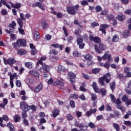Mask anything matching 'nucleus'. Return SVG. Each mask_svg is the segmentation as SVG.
<instances>
[{"mask_svg":"<svg viewBox=\"0 0 131 131\" xmlns=\"http://www.w3.org/2000/svg\"><path fill=\"white\" fill-rule=\"evenodd\" d=\"M50 60L52 62H57L59 60L58 56H53L50 58Z\"/></svg>","mask_w":131,"mask_h":131,"instance_id":"nucleus-32","label":"nucleus"},{"mask_svg":"<svg viewBox=\"0 0 131 131\" xmlns=\"http://www.w3.org/2000/svg\"><path fill=\"white\" fill-rule=\"evenodd\" d=\"M124 71L125 73H128V72H130V68L128 67H126L124 69Z\"/></svg>","mask_w":131,"mask_h":131,"instance_id":"nucleus-46","label":"nucleus"},{"mask_svg":"<svg viewBox=\"0 0 131 131\" xmlns=\"http://www.w3.org/2000/svg\"><path fill=\"white\" fill-rule=\"evenodd\" d=\"M46 60H47V56H42L41 58H40V59L38 60L37 63H36V65L37 66H38V65H39V64H43V62H42V61H46Z\"/></svg>","mask_w":131,"mask_h":131,"instance_id":"nucleus-17","label":"nucleus"},{"mask_svg":"<svg viewBox=\"0 0 131 131\" xmlns=\"http://www.w3.org/2000/svg\"><path fill=\"white\" fill-rule=\"evenodd\" d=\"M122 101L124 102L127 106L130 105L131 100L128 99V98L126 95H124L122 98Z\"/></svg>","mask_w":131,"mask_h":131,"instance_id":"nucleus-5","label":"nucleus"},{"mask_svg":"<svg viewBox=\"0 0 131 131\" xmlns=\"http://www.w3.org/2000/svg\"><path fill=\"white\" fill-rule=\"evenodd\" d=\"M15 83L17 88H20L21 86V82L20 81V80H16Z\"/></svg>","mask_w":131,"mask_h":131,"instance_id":"nucleus-56","label":"nucleus"},{"mask_svg":"<svg viewBox=\"0 0 131 131\" xmlns=\"http://www.w3.org/2000/svg\"><path fill=\"white\" fill-rule=\"evenodd\" d=\"M99 49H100V50H106V49H107V46H106L105 45H104V44L103 43H100L99 45Z\"/></svg>","mask_w":131,"mask_h":131,"instance_id":"nucleus-37","label":"nucleus"},{"mask_svg":"<svg viewBox=\"0 0 131 131\" xmlns=\"http://www.w3.org/2000/svg\"><path fill=\"white\" fill-rule=\"evenodd\" d=\"M49 54H50V55L51 54H53V55H58V51L55 50V49H53L50 52Z\"/></svg>","mask_w":131,"mask_h":131,"instance_id":"nucleus-47","label":"nucleus"},{"mask_svg":"<svg viewBox=\"0 0 131 131\" xmlns=\"http://www.w3.org/2000/svg\"><path fill=\"white\" fill-rule=\"evenodd\" d=\"M25 65L26 67H27V68H29V69H32L33 67L32 63L31 62H25Z\"/></svg>","mask_w":131,"mask_h":131,"instance_id":"nucleus-26","label":"nucleus"},{"mask_svg":"<svg viewBox=\"0 0 131 131\" xmlns=\"http://www.w3.org/2000/svg\"><path fill=\"white\" fill-rule=\"evenodd\" d=\"M116 117H117V118H119V116H120V114L119 113V112L117 111H115L114 112Z\"/></svg>","mask_w":131,"mask_h":131,"instance_id":"nucleus-52","label":"nucleus"},{"mask_svg":"<svg viewBox=\"0 0 131 131\" xmlns=\"http://www.w3.org/2000/svg\"><path fill=\"white\" fill-rule=\"evenodd\" d=\"M94 48L96 53H98V54H101V53H102V51L99 49V48L98 47V45H95L94 46Z\"/></svg>","mask_w":131,"mask_h":131,"instance_id":"nucleus-39","label":"nucleus"},{"mask_svg":"<svg viewBox=\"0 0 131 131\" xmlns=\"http://www.w3.org/2000/svg\"><path fill=\"white\" fill-rule=\"evenodd\" d=\"M67 119H68V120H73V116H72L71 114H68L67 115Z\"/></svg>","mask_w":131,"mask_h":131,"instance_id":"nucleus-40","label":"nucleus"},{"mask_svg":"<svg viewBox=\"0 0 131 131\" xmlns=\"http://www.w3.org/2000/svg\"><path fill=\"white\" fill-rule=\"evenodd\" d=\"M60 113V111L59 110H54L52 111V116L53 117L56 118L58 115H59V114Z\"/></svg>","mask_w":131,"mask_h":131,"instance_id":"nucleus-20","label":"nucleus"},{"mask_svg":"<svg viewBox=\"0 0 131 131\" xmlns=\"http://www.w3.org/2000/svg\"><path fill=\"white\" fill-rule=\"evenodd\" d=\"M17 21L20 28H22V27H23V21H22V19L20 18H18L17 19Z\"/></svg>","mask_w":131,"mask_h":131,"instance_id":"nucleus-31","label":"nucleus"},{"mask_svg":"<svg viewBox=\"0 0 131 131\" xmlns=\"http://www.w3.org/2000/svg\"><path fill=\"white\" fill-rule=\"evenodd\" d=\"M75 125V126H76V127H79V128L80 129L83 128V127H84V124L82 123H79V122H76Z\"/></svg>","mask_w":131,"mask_h":131,"instance_id":"nucleus-23","label":"nucleus"},{"mask_svg":"<svg viewBox=\"0 0 131 131\" xmlns=\"http://www.w3.org/2000/svg\"><path fill=\"white\" fill-rule=\"evenodd\" d=\"M42 90V84L40 83L39 85H38L37 87H36L34 90V92L35 93H38L40 92Z\"/></svg>","mask_w":131,"mask_h":131,"instance_id":"nucleus-14","label":"nucleus"},{"mask_svg":"<svg viewBox=\"0 0 131 131\" xmlns=\"http://www.w3.org/2000/svg\"><path fill=\"white\" fill-rule=\"evenodd\" d=\"M116 18L119 21H123L125 19V16L123 14H120L117 16Z\"/></svg>","mask_w":131,"mask_h":131,"instance_id":"nucleus-22","label":"nucleus"},{"mask_svg":"<svg viewBox=\"0 0 131 131\" xmlns=\"http://www.w3.org/2000/svg\"><path fill=\"white\" fill-rule=\"evenodd\" d=\"M78 9H79V6L77 5L74 7H67V11L68 14H70V15H76L78 11Z\"/></svg>","mask_w":131,"mask_h":131,"instance_id":"nucleus-2","label":"nucleus"},{"mask_svg":"<svg viewBox=\"0 0 131 131\" xmlns=\"http://www.w3.org/2000/svg\"><path fill=\"white\" fill-rule=\"evenodd\" d=\"M85 87V83H82L81 86L80 87V91L81 92H86V90L84 88Z\"/></svg>","mask_w":131,"mask_h":131,"instance_id":"nucleus-33","label":"nucleus"},{"mask_svg":"<svg viewBox=\"0 0 131 131\" xmlns=\"http://www.w3.org/2000/svg\"><path fill=\"white\" fill-rule=\"evenodd\" d=\"M7 126L9 128L10 131H15V128H14V125H13L12 123H8Z\"/></svg>","mask_w":131,"mask_h":131,"instance_id":"nucleus-24","label":"nucleus"},{"mask_svg":"<svg viewBox=\"0 0 131 131\" xmlns=\"http://www.w3.org/2000/svg\"><path fill=\"white\" fill-rule=\"evenodd\" d=\"M4 62L5 65H10V66H12L13 64H15L16 63V60L15 58H9L8 59H4Z\"/></svg>","mask_w":131,"mask_h":131,"instance_id":"nucleus-4","label":"nucleus"},{"mask_svg":"<svg viewBox=\"0 0 131 131\" xmlns=\"http://www.w3.org/2000/svg\"><path fill=\"white\" fill-rule=\"evenodd\" d=\"M91 96L93 101H95L97 99V95H96V94L91 93Z\"/></svg>","mask_w":131,"mask_h":131,"instance_id":"nucleus-42","label":"nucleus"},{"mask_svg":"<svg viewBox=\"0 0 131 131\" xmlns=\"http://www.w3.org/2000/svg\"><path fill=\"white\" fill-rule=\"evenodd\" d=\"M110 98L111 99L112 102H113V103H115V100H116L115 96H114L113 94L110 95Z\"/></svg>","mask_w":131,"mask_h":131,"instance_id":"nucleus-50","label":"nucleus"},{"mask_svg":"<svg viewBox=\"0 0 131 131\" xmlns=\"http://www.w3.org/2000/svg\"><path fill=\"white\" fill-rule=\"evenodd\" d=\"M35 7H38L42 11H45L46 9L43 8V6L40 2H36L35 4Z\"/></svg>","mask_w":131,"mask_h":131,"instance_id":"nucleus-18","label":"nucleus"},{"mask_svg":"<svg viewBox=\"0 0 131 131\" xmlns=\"http://www.w3.org/2000/svg\"><path fill=\"white\" fill-rule=\"evenodd\" d=\"M92 88L94 90L95 93H100V90H99V88L97 86V83L96 82H93Z\"/></svg>","mask_w":131,"mask_h":131,"instance_id":"nucleus-16","label":"nucleus"},{"mask_svg":"<svg viewBox=\"0 0 131 131\" xmlns=\"http://www.w3.org/2000/svg\"><path fill=\"white\" fill-rule=\"evenodd\" d=\"M125 92L128 94V95H131V89L126 88Z\"/></svg>","mask_w":131,"mask_h":131,"instance_id":"nucleus-61","label":"nucleus"},{"mask_svg":"<svg viewBox=\"0 0 131 131\" xmlns=\"http://www.w3.org/2000/svg\"><path fill=\"white\" fill-rule=\"evenodd\" d=\"M17 73H14L13 74L11 75L10 76V80H13V79H17Z\"/></svg>","mask_w":131,"mask_h":131,"instance_id":"nucleus-28","label":"nucleus"},{"mask_svg":"<svg viewBox=\"0 0 131 131\" xmlns=\"http://www.w3.org/2000/svg\"><path fill=\"white\" fill-rule=\"evenodd\" d=\"M95 9L96 11V12H101V11H102V7L98 5L96 7H95Z\"/></svg>","mask_w":131,"mask_h":131,"instance_id":"nucleus-43","label":"nucleus"},{"mask_svg":"<svg viewBox=\"0 0 131 131\" xmlns=\"http://www.w3.org/2000/svg\"><path fill=\"white\" fill-rule=\"evenodd\" d=\"M9 27L10 28H12V29H14L16 27V23L15 21H12L11 24H9Z\"/></svg>","mask_w":131,"mask_h":131,"instance_id":"nucleus-38","label":"nucleus"},{"mask_svg":"<svg viewBox=\"0 0 131 131\" xmlns=\"http://www.w3.org/2000/svg\"><path fill=\"white\" fill-rule=\"evenodd\" d=\"M96 112L97 109H90L85 113V116H88V117H90V116H92V114H94V113H96Z\"/></svg>","mask_w":131,"mask_h":131,"instance_id":"nucleus-7","label":"nucleus"},{"mask_svg":"<svg viewBox=\"0 0 131 131\" xmlns=\"http://www.w3.org/2000/svg\"><path fill=\"white\" fill-rule=\"evenodd\" d=\"M73 55L74 57H79V53H78V52L77 51H74L73 53Z\"/></svg>","mask_w":131,"mask_h":131,"instance_id":"nucleus-62","label":"nucleus"},{"mask_svg":"<svg viewBox=\"0 0 131 131\" xmlns=\"http://www.w3.org/2000/svg\"><path fill=\"white\" fill-rule=\"evenodd\" d=\"M71 82H74L76 75L73 73L70 72L68 73Z\"/></svg>","mask_w":131,"mask_h":131,"instance_id":"nucleus-8","label":"nucleus"},{"mask_svg":"<svg viewBox=\"0 0 131 131\" xmlns=\"http://www.w3.org/2000/svg\"><path fill=\"white\" fill-rule=\"evenodd\" d=\"M41 27L42 29H46L48 27V24L45 21L41 22Z\"/></svg>","mask_w":131,"mask_h":131,"instance_id":"nucleus-35","label":"nucleus"},{"mask_svg":"<svg viewBox=\"0 0 131 131\" xmlns=\"http://www.w3.org/2000/svg\"><path fill=\"white\" fill-rule=\"evenodd\" d=\"M51 13V14H54V15H56V16H57V17L59 18H61L63 16V13H62L61 12L57 13V12L56 11H52Z\"/></svg>","mask_w":131,"mask_h":131,"instance_id":"nucleus-21","label":"nucleus"},{"mask_svg":"<svg viewBox=\"0 0 131 131\" xmlns=\"http://www.w3.org/2000/svg\"><path fill=\"white\" fill-rule=\"evenodd\" d=\"M70 97L72 99H78V95L76 94H71Z\"/></svg>","mask_w":131,"mask_h":131,"instance_id":"nucleus-48","label":"nucleus"},{"mask_svg":"<svg viewBox=\"0 0 131 131\" xmlns=\"http://www.w3.org/2000/svg\"><path fill=\"white\" fill-rule=\"evenodd\" d=\"M9 4L11 5L12 8H14L15 9H20L21 8V4L16 3V4H14L12 2H9Z\"/></svg>","mask_w":131,"mask_h":131,"instance_id":"nucleus-13","label":"nucleus"},{"mask_svg":"<svg viewBox=\"0 0 131 131\" xmlns=\"http://www.w3.org/2000/svg\"><path fill=\"white\" fill-rule=\"evenodd\" d=\"M33 38L35 40L36 39H39L40 38V35H39V33L38 31H35L33 33Z\"/></svg>","mask_w":131,"mask_h":131,"instance_id":"nucleus-15","label":"nucleus"},{"mask_svg":"<svg viewBox=\"0 0 131 131\" xmlns=\"http://www.w3.org/2000/svg\"><path fill=\"white\" fill-rule=\"evenodd\" d=\"M99 71L98 69H93L92 70V73L94 74H97V73H99Z\"/></svg>","mask_w":131,"mask_h":131,"instance_id":"nucleus-57","label":"nucleus"},{"mask_svg":"<svg viewBox=\"0 0 131 131\" xmlns=\"http://www.w3.org/2000/svg\"><path fill=\"white\" fill-rule=\"evenodd\" d=\"M88 125L89 127H90V128H95V127H96V125H95V124L92 122H90Z\"/></svg>","mask_w":131,"mask_h":131,"instance_id":"nucleus-49","label":"nucleus"},{"mask_svg":"<svg viewBox=\"0 0 131 131\" xmlns=\"http://www.w3.org/2000/svg\"><path fill=\"white\" fill-rule=\"evenodd\" d=\"M107 58V60H108L107 62L111 63V62H112V58H111V55L108 54Z\"/></svg>","mask_w":131,"mask_h":131,"instance_id":"nucleus-60","label":"nucleus"},{"mask_svg":"<svg viewBox=\"0 0 131 131\" xmlns=\"http://www.w3.org/2000/svg\"><path fill=\"white\" fill-rule=\"evenodd\" d=\"M31 53L32 55H35V54H36L37 53V50H36V49H35V48L32 49Z\"/></svg>","mask_w":131,"mask_h":131,"instance_id":"nucleus-63","label":"nucleus"},{"mask_svg":"<svg viewBox=\"0 0 131 131\" xmlns=\"http://www.w3.org/2000/svg\"><path fill=\"white\" fill-rule=\"evenodd\" d=\"M84 59H85V60H89L91 61V60H93V56L90 54H86L84 56Z\"/></svg>","mask_w":131,"mask_h":131,"instance_id":"nucleus-30","label":"nucleus"},{"mask_svg":"<svg viewBox=\"0 0 131 131\" xmlns=\"http://www.w3.org/2000/svg\"><path fill=\"white\" fill-rule=\"evenodd\" d=\"M40 65L42 66V68H40V69H38L40 72H42V70H44V71H47V72L50 70V68H49V66L46 64V63L40 64Z\"/></svg>","mask_w":131,"mask_h":131,"instance_id":"nucleus-6","label":"nucleus"},{"mask_svg":"<svg viewBox=\"0 0 131 131\" xmlns=\"http://www.w3.org/2000/svg\"><path fill=\"white\" fill-rule=\"evenodd\" d=\"M89 38L90 40H93L94 42H96L97 43L101 42V40L98 37H94V36L90 35Z\"/></svg>","mask_w":131,"mask_h":131,"instance_id":"nucleus-10","label":"nucleus"},{"mask_svg":"<svg viewBox=\"0 0 131 131\" xmlns=\"http://www.w3.org/2000/svg\"><path fill=\"white\" fill-rule=\"evenodd\" d=\"M29 74L32 75V76H35V77H39V73L38 72L34 71V70H31L29 72Z\"/></svg>","mask_w":131,"mask_h":131,"instance_id":"nucleus-12","label":"nucleus"},{"mask_svg":"<svg viewBox=\"0 0 131 131\" xmlns=\"http://www.w3.org/2000/svg\"><path fill=\"white\" fill-rule=\"evenodd\" d=\"M58 71L62 73V72H67V69H65V68L63 66H59L58 67Z\"/></svg>","mask_w":131,"mask_h":131,"instance_id":"nucleus-19","label":"nucleus"},{"mask_svg":"<svg viewBox=\"0 0 131 131\" xmlns=\"http://www.w3.org/2000/svg\"><path fill=\"white\" fill-rule=\"evenodd\" d=\"M18 54V55H26V51L23 49H19L17 51Z\"/></svg>","mask_w":131,"mask_h":131,"instance_id":"nucleus-27","label":"nucleus"},{"mask_svg":"<svg viewBox=\"0 0 131 131\" xmlns=\"http://www.w3.org/2000/svg\"><path fill=\"white\" fill-rule=\"evenodd\" d=\"M110 79H111L110 74L107 73V74H106L102 77L99 78V83L101 85H105V82H104V81H105L106 83H109V82H110Z\"/></svg>","mask_w":131,"mask_h":131,"instance_id":"nucleus-1","label":"nucleus"},{"mask_svg":"<svg viewBox=\"0 0 131 131\" xmlns=\"http://www.w3.org/2000/svg\"><path fill=\"white\" fill-rule=\"evenodd\" d=\"M123 35L125 37H127V36H129V31H125L123 32Z\"/></svg>","mask_w":131,"mask_h":131,"instance_id":"nucleus-51","label":"nucleus"},{"mask_svg":"<svg viewBox=\"0 0 131 131\" xmlns=\"http://www.w3.org/2000/svg\"><path fill=\"white\" fill-rule=\"evenodd\" d=\"M20 106L21 109H22V110L25 112L29 111V110L30 109V106H29V105H28L27 103L24 101H22L20 103Z\"/></svg>","mask_w":131,"mask_h":131,"instance_id":"nucleus-3","label":"nucleus"},{"mask_svg":"<svg viewBox=\"0 0 131 131\" xmlns=\"http://www.w3.org/2000/svg\"><path fill=\"white\" fill-rule=\"evenodd\" d=\"M124 14H127V15H129V16H131V10L128 9L126 11H124Z\"/></svg>","mask_w":131,"mask_h":131,"instance_id":"nucleus-58","label":"nucleus"},{"mask_svg":"<svg viewBox=\"0 0 131 131\" xmlns=\"http://www.w3.org/2000/svg\"><path fill=\"white\" fill-rule=\"evenodd\" d=\"M100 27L102 28L100 29V31H102V33H106L105 28H108L109 27V25L107 24H102L100 25Z\"/></svg>","mask_w":131,"mask_h":131,"instance_id":"nucleus-11","label":"nucleus"},{"mask_svg":"<svg viewBox=\"0 0 131 131\" xmlns=\"http://www.w3.org/2000/svg\"><path fill=\"white\" fill-rule=\"evenodd\" d=\"M14 121L15 122H18V121H19L20 119V118L19 116L18 115H15L14 117Z\"/></svg>","mask_w":131,"mask_h":131,"instance_id":"nucleus-45","label":"nucleus"},{"mask_svg":"<svg viewBox=\"0 0 131 131\" xmlns=\"http://www.w3.org/2000/svg\"><path fill=\"white\" fill-rule=\"evenodd\" d=\"M17 42L18 46H21V47H26V41L23 39L17 40Z\"/></svg>","mask_w":131,"mask_h":131,"instance_id":"nucleus-9","label":"nucleus"},{"mask_svg":"<svg viewBox=\"0 0 131 131\" xmlns=\"http://www.w3.org/2000/svg\"><path fill=\"white\" fill-rule=\"evenodd\" d=\"M1 3L3 4L4 6H6L7 8H8V9H11V6H10V5H9L7 3V2L5 0H1Z\"/></svg>","mask_w":131,"mask_h":131,"instance_id":"nucleus-36","label":"nucleus"},{"mask_svg":"<svg viewBox=\"0 0 131 131\" xmlns=\"http://www.w3.org/2000/svg\"><path fill=\"white\" fill-rule=\"evenodd\" d=\"M110 86L112 91H114L115 89V82H113L110 83Z\"/></svg>","mask_w":131,"mask_h":131,"instance_id":"nucleus-44","label":"nucleus"},{"mask_svg":"<svg viewBox=\"0 0 131 131\" xmlns=\"http://www.w3.org/2000/svg\"><path fill=\"white\" fill-rule=\"evenodd\" d=\"M124 124L127 125V126H129V125H131V122L129 121H124Z\"/></svg>","mask_w":131,"mask_h":131,"instance_id":"nucleus-59","label":"nucleus"},{"mask_svg":"<svg viewBox=\"0 0 131 131\" xmlns=\"http://www.w3.org/2000/svg\"><path fill=\"white\" fill-rule=\"evenodd\" d=\"M58 84L63 86L64 85V82L59 80H56V81L54 83V85H58Z\"/></svg>","mask_w":131,"mask_h":131,"instance_id":"nucleus-29","label":"nucleus"},{"mask_svg":"<svg viewBox=\"0 0 131 131\" xmlns=\"http://www.w3.org/2000/svg\"><path fill=\"white\" fill-rule=\"evenodd\" d=\"M20 19H21V20H23V21H25L26 20V17H25V15H24V14L20 13Z\"/></svg>","mask_w":131,"mask_h":131,"instance_id":"nucleus-54","label":"nucleus"},{"mask_svg":"<svg viewBox=\"0 0 131 131\" xmlns=\"http://www.w3.org/2000/svg\"><path fill=\"white\" fill-rule=\"evenodd\" d=\"M113 126L114 127V128H115V129L117 131H119L120 130V127H119V125H118L117 123H113Z\"/></svg>","mask_w":131,"mask_h":131,"instance_id":"nucleus-34","label":"nucleus"},{"mask_svg":"<svg viewBox=\"0 0 131 131\" xmlns=\"http://www.w3.org/2000/svg\"><path fill=\"white\" fill-rule=\"evenodd\" d=\"M103 67H104L105 68H107V69H109V67H110V62L108 61L106 62L103 64Z\"/></svg>","mask_w":131,"mask_h":131,"instance_id":"nucleus-41","label":"nucleus"},{"mask_svg":"<svg viewBox=\"0 0 131 131\" xmlns=\"http://www.w3.org/2000/svg\"><path fill=\"white\" fill-rule=\"evenodd\" d=\"M106 18L108 20H112V19L114 18L113 15H107L106 16Z\"/></svg>","mask_w":131,"mask_h":131,"instance_id":"nucleus-64","label":"nucleus"},{"mask_svg":"<svg viewBox=\"0 0 131 131\" xmlns=\"http://www.w3.org/2000/svg\"><path fill=\"white\" fill-rule=\"evenodd\" d=\"M108 54H109L108 52H105L104 55L102 56V59L103 60H106V59H107V57H108Z\"/></svg>","mask_w":131,"mask_h":131,"instance_id":"nucleus-53","label":"nucleus"},{"mask_svg":"<svg viewBox=\"0 0 131 131\" xmlns=\"http://www.w3.org/2000/svg\"><path fill=\"white\" fill-rule=\"evenodd\" d=\"M1 13L3 16H5L6 15H8V12L5 9H2L1 11Z\"/></svg>","mask_w":131,"mask_h":131,"instance_id":"nucleus-55","label":"nucleus"},{"mask_svg":"<svg viewBox=\"0 0 131 131\" xmlns=\"http://www.w3.org/2000/svg\"><path fill=\"white\" fill-rule=\"evenodd\" d=\"M119 40V36L117 35H115L113 36V39H112V41L113 42H117L118 40Z\"/></svg>","mask_w":131,"mask_h":131,"instance_id":"nucleus-25","label":"nucleus"}]
</instances>
